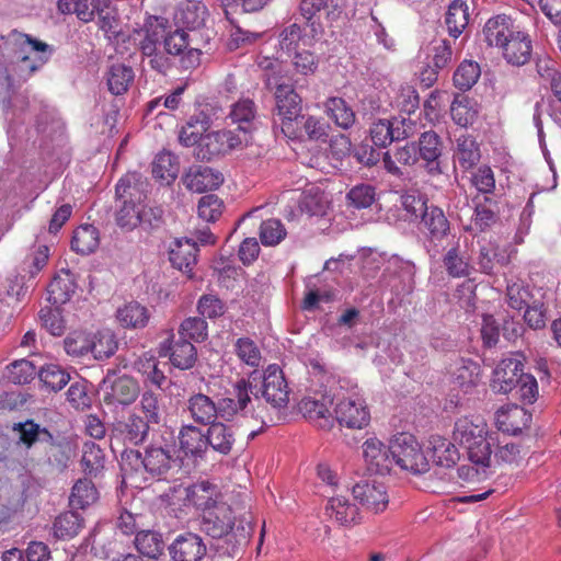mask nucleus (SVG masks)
Instances as JSON below:
<instances>
[{
	"instance_id": "obj_42",
	"label": "nucleus",
	"mask_w": 561,
	"mask_h": 561,
	"mask_svg": "<svg viewBox=\"0 0 561 561\" xmlns=\"http://www.w3.org/2000/svg\"><path fill=\"white\" fill-rule=\"evenodd\" d=\"M443 264L447 274L454 278L467 277L470 275L471 266L469 257L465 252L460 251L458 241L447 250L443 257Z\"/></svg>"
},
{
	"instance_id": "obj_12",
	"label": "nucleus",
	"mask_w": 561,
	"mask_h": 561,
	"mask_svg": "<svg viewBox=\"0 0 561 561\" xmlns=\"http://www.w3.org/2000/svg\"><path fill=\"white\" fill-rule=\"evenodd\" d=\"M334 403V396L316 394L306 397L299 402V412L305 419L321 430H331L335 424L334 411L329 405Z\"/></svg>"
},
{
	"instance_id": "obj_24",
	"label": "nucleus",
	"mask_w": 561,
	"mask_h": 561,
	"mask_svg": "<svg viewBox=\"0 0 561 561\" xmlns=\"http://www.w3.org/2000/svg\"><path fill=\"white\" fill-rule=\"evenodd\" d=\"M190 417L199 425H210L220 416L218 402L204 393L192 394L186 401Z\"/></svg>"
},
{
	"instance_id": "obj_18",
	"label": "nucleus",
	"mask_w": 561,
	"mask_h": 561,
	"mask_svg": "<svg viewBox=\"0 0 561 561\" xmlns=\"http://www.w3.org/2000/svg\"><path fill=\"white\" fill-rule=\"evenodd\" d=\"M352 493L362 506L375 514L383 512L389 503L386 486L376 481L358 482L353 486Z\"/></svg>"
},
{
	"instance_id": "obj_50",
	"label": "nucleus",
	"mask_w": 561,
	"mask_h": 561,
	"mask_svg": "<svg viewBox=\"0 0 561 561\" xmlns=\"http://www.w3.org/2000/svg\"><path fill=\"white\" fill-rule=\"evenodd\" d=\"M91 353L95 359L102 360L114 355L118 347L115 334L110 330L99 331L91 337Z\"/></svg>"
},
{
	"instance_id": "obj_28",
	"label": "nucleus",
	"mask_w": 561,
	"mask_h": 561,
	"mask_svg": "<svg viewBox=\"0 0 561 561\" xmlns=\"http://www.w3.org/2000/svg\"><path fill=\"white\" fill-rule=\"evenodd\" d=\"M76 289L73 274L69 270H61L47 286V299L53 306H61L71 299Z\"/></svg>"
},
{
	"instance_id": "obj_51",
	"label": "nucleus",
	"mask_w": 561,
	"mask_h": 561,
	"mask_svg": "<svg viewBox=\"0 0 561 561\" xmlns=\"http://www.w3.org/2000/svg\"><path fill=\"white\" fill-rule=\"evenodd\" d=\"M81 527V517L73 512H66L55 519L53 531L56 538L68 539L78 535Z\"/></svg>"
},
{
	"instance_id": "obj_23",
	"label": "nucleus",
	"mask_w": 561,
	"mask_h": 561,
	"mask_svg": "<svg viewBox=\"0 0 561 561\" xmlns=\"http://www.w3.org/2000/svg\"><path fill=\"white\" fill-rule=\"evenodd\" d=\"M518 27L514 25L511 16L497 14L490 18L482 30L483 41L490 47L501 48L505 42L515 35Z\"/></svg>"
},
{
	"instance_id": "obj_26",
	"label": "nucleus",
	"mask_w": 561,
	"mask_h": 561,
	"mask_svg": "<svg viewBox=\"0 0 561 561\" xmlns=\"http://www.w3.org/2000/svg\"><path fill=\"white\" fill-rule=\"evenodd\" d=\"M165 410L164 397L152 390H145L141 393L139 403L135 409L152 427L163 422Z\"/></svg>"
},
{
	"instance_id": "obj_32",
	"label": "nucleus",
	"mask_w": 561,
	"mask_h": 561,
	"mask_svg": "<svg viewBox=\"0 0 561 561\" xmlns=\"http://www.w3.org/2000/svg\"><path fill=\"white\" fill-rule=\"evenodd\" d=\"M530 416L526 411L518 407L512 405L507 409H500L495 414V422L500 431L518 435L522 433V427L526 425Z\"/></svg>"
},
{
	"instance_id": "obj_5",
	"label": "nucleus",
	"mask_w": 561,
	"mask_h": 561,
	"mask_svg": "<svg viewBox=\"0 0 561 561\" xmlns=\"http://www.w3.org/2000/svg\"><path fill=\"white\" fill-rule=\"evenodd\" d=\"M454 440L467 449L472 465L482 469L491 465L492 448L488 440L486 423L480 419L461 417L455 423Z\"/></svg>"
},
{
	"instance_id": "obj_30",
	"label": "nucleus",
	"mask_w": 561,
	"mask_h": 561,
	"mask_svg": "<svg viewBox=\"0 0 561 561\" xmlns=\"http://www.w3.org/2000/svg\"><path fill=\"white\" fill-rule=\"evenodd\" d=\"M415 142H407L404 146L386 151L382 156L385 169L393 175H402L400 165L411 167L419 161Z\"/></svg>"
},
{
	"instance_id": "obj_13",
	"label": "nucleus",
	"mask_w": 561,
	"mask_h": 561,
	"mask_svg": "<svg viewBox=\"0 0 561 561\" xmlns=\"http://www.w3.org/2000/svg\"><path fill=\"white\" fill-rule=\"evenodd\" d=\"M261 394L275 409L285 408L289 401V387L283 370L277 365H270L263 375Z\"/></svg>"
},
{
	"instance_id": "obj_3",
	"label": "nucleus",
	"mask_w": 561,
	"mask_h": 561,
	"mask_svg": "<svg viewBox=\"0 0 561 561\" xmlns=\"http://www.w3.org/2000/svg\"><path fill=\"white\" fill-rule=\"evenodd\" d=\"M203 511L201 530L211 538L232 537L238 545L245 543L253 527L250 520L241 518L237 523L231 507L224 502H197Z\"/></svg>"
},
{
	"instance_id": "obj_4",
	"label": "nucleus",
	"mask_w": 561,
	"mask_h": 561,
	"mask_svg": "<svg viewBox=\"0 0 561 561\" xmlns=\"http://www.w3.org/2000/svg\"><path fill=\"white\" fill-rule=\"evenodd\" d=\"M7 44L13 53L12 71L22 80L38 71L55 51L54 46L16 30L7 35Z\"/></svg>"
},
{
	"instance_id": "obj_45",
	"label": "nucleus",
	"mask_w": 561,
	"mask_h": 561,
	"mask_svg": "<svg viewBox=\"0 0 561 561\" xmlns=\"http://www.w3.org/2000/svg\"><path fill=\"white\" fill-rule=\"evenodd\" d=\"M134 70L124 64L113 65L106 77L107 87L112 94L122 95L126 93L134 81Z\"/></svg>"
},
{
	"instance_id": "obj_27",
	"label": "nucleus",
	"mask_w": 561,
	"mask_h": 561,
	"mask_svg": "<svg viewBox=\"0 0 561 561\" xmlns=\"http://www.w3.org/2000/svg\"><path fill=\"white\" fill-rule=\"evenodd\" d=\"M504 59L513 66L525 65L531 56V41L529 36L517 30L515 35L512 36L501 47Z\"/></svg>"
},
{
	"instance_id": "obj_29",
	"label": "nucleus",
	"mask_w": 561,
	"mask_h": 561,
	"mask_svg": "<svg viewBox=\"0 0 561 561\" xmlns=\"http://www.w3.org/2000/svg\"><path fill=\"white\" fill-rule=\"evenodd\" d=\"M179 443L186 457L204 458L207 451L206 433L194 425H183L181 427Z\"/></svg>"
},
{
	"instance_id": "obj_52",
	"label": "nucleus",
	"mask_w": 561,
	"mask_h": 561,
	"mask_svg": "<svg viewBox=\"0 0 561 561\" xmlns=\"http://www.w3.org/2000/svg\"><path fill=\"white\" fill-rule=\"evenodd\" d=\"M98 500V491L92 483V481L88 479H80L73 485L71 495H70V504L76 508H84Z\"/></svg>"
},
{
	"instance_id": "obj_6",
	"label": "nucleus",
	"mask_w": 561,
	"mask_h": 561,
	"mask_svg": "<svg viewBox=\"0 0 561 561\" xmlns=\"http://www.w3.org/2000/svg\"><path fill=\"white\" fill-rule=\"evenodd\" d=\"M248 144L249 137L247 131L236 133L229 129L206 130L202 136L198 147L194 150V156L201 161H211L213 159L229 154L233 150L242 149Z\"/></svg>"
},
{
	"instance_id": "obj_63",
	"label": "nucleus",
	"mask_w": 561,
	"mask_h": 561,
	"mask_svg": "<svg viewBox=\"0 0 561 561\" xmlns=\"http://www.w3.org/2000/svg\"><path fill=\"white\" fill-rule=\"evenodd\" d=\"M142 56L148 60V65L151 69L156 70L159 73L165 75L168 70L172 67V60L170 54H168L164 48L161 47H152L140 50ZM180 59L182 55H179Z\"/></svg>"
},
{
	"instance_id": "obj_2",
	"label": "nucleus",
	"mask_w": 561,
	"mask_h": 561,
	"mask_svg": "<svg viewBox=\"0 0 561 561\" xmlns=\"http://www.w3.org/2000/svg\"><path fill=\"white\" fill-rule=\"evenodd\" d=\"M175 459L168 447L150 445L144 453L126 448L121 454V469L125 477L135 481L163 480L172 469Z\"/></svg>"
},
{
	"instance_id": "obj_10",
	"label": "nucleus",
	"mask_w": 561,
	"mask_h": 561,
	"mask_svg": "<svg viewBox=\"0 0 561 561\" xmlns=\"http://www.w3.org/2000/svg\"><path fill=\"white\" fill-rule=\"evenodd\" d=\"M151 425L142 416L134 411L124 420L113 424L111 433V443L138 446L147 442Z\"/></svg>"
},
{
	"instance_id": "obj_43",
	"label": "nucleus",
	"mask_w": 561,
	"mask_h": 561,
	"mask_svg": "<svg viewBox=\"0 0 561 561\" xmlns=\"http://www.w3.org/2000/svg\"><path fill=\"white\" fill-rule=\"evenodd\" d=\"M101 0H59L58 9L64 14H76L82 22L93 20L100 12Z\"/></svg>"
},
{
	"instance_id": "obj_53",
	"label": "nucleus",
	"mask_w": 561,
	"mask_h": 561,
	"mask_svg": "<svg viewBox=\"0 0 561 561\" xmlns=\"http://www.w3.org/2000/svg\"><path fill=\"white\" fill-rule=\"evenodd\" d=\"M480 66L471 60H463L454 73L455 87L461 91L471 89L480 78Z\"/></svg>"
},
{
	"instance_id": "obj_59",
	"label": "nucleus",
	"mask_w": 561,
	"mask_h": 561,
	"mask_svg": "<svg viewBox=\"0 0 561 561\" xmlns=\"http://www.w3.org/2000/svg\"><path fill=\"white\" fill-rule=\"evenodd\" d=\"M179 334L191 342H203L208 336L207 322L199 317H190L181 323Z\"/></svg>"
},
{
	"instance_id": "obj_34",
	"label": "nucleus",
	"mask_w": 561,
	"mask_h": 561,
	"mask_svg": "<svg viewBox=\"0 0 561 561\" xmlns=\"http://www.w3.org/2000/svg\"><path fill=\"white\" fill-rule=\"evenodd\" d=\"M116 319L125 329H144L150 319L148 309L137 301H130L116 310Z\"/></svg>"
},
{
	"instance_id": "obj_55",
	"label": "nucleus",
	"mask_w": 561,
	"mask_h": 561,
	"mask_svg": "<svg viewBox=\"0 0 561 561\" xmlns=\"http://www.w3.org/2000/svg\"><path fill=\"white\" fill-rule=\"evenodd\" d=\"M141 207V204L116 202V224L126 230L135 229L139 225Z\"/></svg>"
},
{
	"instance_id": "obj_57",
	"label": "nucleus",
	"mask_w": 561,
	"mask_h": 561,
	"mask_svg": "<svg viewBox=\"0 0 561 561\" xmlns=\"http://www.w3.org/2000/svg\"><path fill=\"white\" fill-rule=\"evenodd\" d=\"M234 353L242 363L250 367L255 368L261 364V351L250 337H239L234 342Z\"/></svg>"
},
{
	"instance_id": "obj_35",
	"label": "nucleus",
	"mask_w": 561,
	"mask_h": 561,
	"mask_svg": "<svg viewBox=\"0 0 561 561\" xmlns=\"http://www.w3.org/2000/svg\"><path fill=\"white\" fill-rule=\"evenodd\" d=\"M480 149L476 139L470 135H460L456 139L454 160L463 170L472 169L480 160Z\"/></svg>"
},
{
	"instance_id": "obj_64",
	"label": "nucleus",
	"mask_w": 561,
	"mask_h": 561,
	"mask_svg": "<svg viewBox=\"0 0 561 561\" xmlns=\"http://www.w3.org/2000/svg\"><path fill=\"white\" fill-rule=\"evenodd\" d=\"M222 206V202L217 195H204L198 202V216L207 222H213L221 215Z\"/></svg>"
},
{
	"instance_id": "obj_56",
	"label": "nucleus",
	"mask_w": 561,
	"mask_h": 561,
	"mask_svg": "<svg viewBox=\"0 0 561 561\" xmlns=\"http://www.w3.org/2000/svg\"><path fill=\"white\" fill-rule=\"evenodd\" d=\"M41 381L49 389L58 391L70 380V375L56 364H48L38 370Z\"/></svg>"
},
{
	"instance_id": "obj_7",
	"label": "nucleus",
	"mask_w": 561,
	"mask_h": 561,
	"mask_svg": "<svg viewBox=\"0 0 561 561\" xmlns=\"http://www.w3.org/2000/svg\"><path fill=\"white\" fill-rule=\"evenodd\" d=\"M255 386L245 379L238 380L232 390L218 401L220 417L226 421H234L239 417H254V404L251 394L259 399L257 392H253Z\"/></svg>"
},
{
	"instance_id": "obj_22",
	"label": "nucleus",
	"mask_w": 561,
	"mask_h": 561,
	"mask_svg": "<svg viewBox=\"0 0 561 561\" xmlns=\"http://www.w3.org/2000/svg\"><path fill=\"white\" fill-rule=\"evenodd\" d=\"M149 183L140 173L129 172L116 184V202L141 204L147 198Z\"/></svg>"
},
{
	"instance_id": "obj_60",
	"label": "nucleus",
	"mask_w": 561,
	"mask_h": 561,
	"mask_svg": "<svg viewBox=\"0 0 561 561\" xmlns=\"http://www.w3.org/2000/svg\"><path fill=\"white\" fill-rule=\"evenodd\" d=\"M7 370L8 379L16 385L28 383L38 374L36 366L27 359H19L11 363Z\"/></svg>"
},
{
	"instance_id": "obj_14",
	"label": "nucleus",
	"mask_w": 561,
	"mask_h": 561,
	"mask_svg": "<svg viewBox=\"0 0 561 561\" xmlns=\"http://www.w3.org/2000/svg\"><path fill=\"white\" fill-rule=\"evenodd\" d=\"M523 373L524 364L519 354L503 358L493 370L491 389L496 393L513 392Z\"/></svg>"
},
{
	"instance_id": "obj_47",
	"label": "nucleus",
	"mask_w": 561,
	"mask_h": 561,
	"mask_svg": "<svg viewBox=\"0 0 561 561\" xmlns=\"http://www.w3.org/2000/svg\"><path fill=\"white\" fill-rule=\"evenodd\" d=\"M178 158L169 151H162L152 162V175L160 181L170 184L179 173Z\"/></svg>"
},
{
	"instance_id": "obj_15",
	"label": "nucleus",
	"mask_w": 561,
	"mask_h": 561,
	"mask_svg": "<svg viewBox=\"0 0 561 561\" xmlns=\"http://www.w3.org/2000/svg\"><path fill=\"white\" fill-rule=\"evenodd\" d=\"M274 94L276 103L274 114L280 119L283 130L289 129L294 121L304 119V116H300L301 98L291 85L277 84Z\"/></svg>"
},
{
	"instance_id": "obj_21",
	"label": "nucleus",
	"mask_w": 561,
	"mask_h": 561,
	"mask_svg": "<svg viewBox=\"0 0 561 561\" xmlns=\"http://www.w3.org/2000/svg\"><path fill=\"white\" fill-rule=\"evenodd\" d=\"M187 190L196 193L213 191L224 183L220 171L205 165H192L183 176Z\"/></svg>"
},
{
	"instance_id": "obj_54",
	"label": "nucleus",
	"mask_w": 561,
	"mask_h": 561,
	"mask_svg": "<svg viewBox=\"0 0 561 561\" xmlns=\"http://www.w3.org/2000/svg\"><path fill=\"white\" fill-rule=\"evenodd\" d=\"M480 377V366L471 359H461L454 371L455 382L466 391L476 386Z\"/></svg>"
},
{
	"instance_id": "obj_41",
	"label": "nucleus",
	"mask_w": 561,
	"mask_h": 561,
	"mask_svg": "<svg viewBox=\"0 0 561 561\" xmlns=\"http://www.w3.org/2000/svg\"><path fill=\"white\" fill-rule=\"evenodd\" d=\"M134 543L138 552L149 559H158L164 551L162 535L145 527L135 536Z\"/></svg>"
},
{
	"instance_id": "obj_19",
	"label": "nucleus",
	"mask_w": 561,
	"mask_h": 561,
	"mask_svg": "<svg viewBox=\"0 0 561 561\" xmlns=\"http://www.w3.org/2000/svg\"><path fill=\"white\" fill-rule=\"evenodd\" d=\"M168 549L173 561H201L207 550L202 537L193 533L176 536Z\"/></svg>"
},
{
	"instance_id": "obj_44",
	"label": "nucleus",
	"mask_w": 561,
	"mask_h": 561,
	"mask_svg": "<svg viewBox=\"0 0 561 561\" xmlns=\"http://www.w3.org/2000/svg\"><path fill=\"white\" fill-rule=\"evenodd\" d=\"M196 253L195 242L178 240L170 251V262L175 268L187 272L196 264Z\"/></svg>"
},
{
	"instance_id": "obj_31",
	"label": "nucleus",
	"mask_w": 561,
	"mask_h": 561,
	"mask_svg": "<svg viewBox=\"0 0 561 561\" xmlns=\"http://www.w3.org/2000/svg\"><path fill=\"white\" fill-rule=\"evenodd\" d=\"M12 432L18 435V444L31 449L34 445L51 440V433L41 426L34 420H26L24 422L13 423Z\"/></svg>"
},
{
	"instance_id": "obj_37",
	"label": "nucleus",
	"mask_w": 561,
	"mask_h": 561,
	"mask_svg": "<svg viewBox=\"0 0 561 561\" xmlns=\"http://www.w3.org/2000/svg\"><path fill=\"white\" fill-rule=\"evenodd\" d=\"M433 462L442 468H451L459 460V451L447 438L433 436L430 440Z\"/></svg>"
},
{
	"instance_id": "obj_46",
	"label": "nucleus",
	"mask_w": 561,
	"mask_h": 561,
	"mask_svg": "<svg viewBox=\"0 0 561 561\" xmlns=\"http://www.w3.org/2000/svg\"><path fill=\"white\" fill-rule=\"evenodd\" d=\"M329 117L341 128L348 129L355 123V112L342 98H330L325 103Z\"/></svg>"
},
{
	"instance_id": "obj_11",
	"label": "nucleus",
	"mask_w": 561,
	"mask_h": 561,
	"mask_svg": "<svg viewBox=\"0 0 561 561\" xmlns=\"http://www.w3.org/2000/svg\"><path fill=\"white\" fill-rule=\"evenodd\" d=\"M101 391L106 404L129 405L135 402L139 394V385L129 376L107 374L103 379Z\"/></svg>"
},
{
	"instance_id": "obj_20",
	"label": "nucleus",
	"mask_w": 561,
	"mask_h": 561,
	"mask_svg": "<svg viewBox=\"0 0 561 561\" xmlns=\"http://www.w3.org/2000/svg\"><path fill=\"white\" fill-rule=\"evenodd\" d=\"M420 230L431 242H442L450 233V221L440 207L431 204L420 218Z\"/></svg>"
},
{
	"instance_id": "obj_62",
	"label": "nucleus",
	"mask_w": 561,
	"mask_h": 561,
	"mask_svg": "<svg viewBox=\"0 0 561 561\" xmlns=\"http://www.w3.org/2000/svg\"><path fill=\"white\" fill-rule=\"evenodd\" d=\"M59 306L55 308H42L39 311V319L42 325L55 336H60L65 333L66 322L59 311Z\"/></svg>"
},
{
	"instance_id": "obj_33",
	"label": "nucleus",
	"mask_w": 561,
	"mask_h": 561,
	"mask_svg": "<svg viewBox=\"0 0 561 561\" xmlns=\"http://www.w3.org/2000/svg\"><path fill=\"white\" fill-rule=\"evenodd\" d=\"M207 448L228 455L234 444V434L232 430L221 422H214L208 425L206 431Z\"/></svg>"
},
{
	"instance_id": "obj_61",
	"label": "nucleus",
	"mask_w": 561,
	"mask_h": 561,
	"mask_svg": "<svg viewBox=\"0 0 561 561\" xmlns=\"http://www.w3.org/2000/svg\"><path fill=\"white\" fill-rule=\"evenodd\" d=\"M286 237V229L278 219H268L260 226V240L263 245L273 247Z\"/></svg>"
},
{
	"instance_id": "obj_25",
	"label": "nucleus",
	"mask_w": 561,
	"mask_h": 561,
	"mask_svg": "<svg viewBox=\"0 0 561 561\" xmlns=\"http://www.w3.org/2000/svg\"><path fill=\"white\" fill-rule=\"evenodd\" d=\"M416 149L419 158L426 162L431 174L442 173L438 158L442 156L443 147L440 137L435 131L428 130L421 134Z\"/></svg>"
},
{
	"instance_id": "obj_16",
	"label": "nucleus",
	"mask_w": 561,
	"mask_h": 561,
	"mask_svg": "<svg viewBox=\"0 0 561 561\" xmlns=\"http://www.w3.org/2000/svg\"><path fill=\"white\" fill-rule=\"evenodd\" d=\"M174 334L160 344L159 355L169 357L170 363L182 370L192 368L197 360V352L193 343L188 340L179 337L174 341Z\"/></svg>"
},
{
	"instance_id": "obj_40",
	"label": "nucleus",
	"mask_w": 561,
	"mask_h": 561,
	"mask_svg": "<svg viewBox=\"0 0 561 561\" xmlns=\"http://www.w3.org/2000/svg\"><path fill=\"white\" fill-rule=\"evenodd\" d=\"M469 7L463 0H454L446 12L445 22L450 36L457 38L468 26Z\"/></svg>"
},
{
	"instance_id": "obj_9",
	"label": "nucleus",
	"mask_w": 561,
	"mask_h": 561,
	"mask_svg": "<svg viewBox=\"0 0 561 561\" xmlns=\"http://www.w3.org/2000/svg\"><path fill=\"white\" fill-rule=\"evenodd\" d=\"M335 423L348 428H363L370 421L365 400L355 391L347 394L334 392Z\"/></svg>"
},
{
	"instance_id": "obj_8",
	"label": "nucleus",
	"mask_w": 561,
	"mask_h": 561,
	"mask_svg": "<svg viewBox=\"0 0 561 561\" xmlns=\"http://www.w3.org/2000/svg\"><path fill=\"white\" fill-rule=\"evenodd\" d=\"M391 455L393 465L414 474L428 471L430 462L415 437L401 433L391 440Z\"/></svg>"
},
{
	"instance_id": "obj_36",
	"label": "nucleus",
	"mask_w": 561,
	"mask_h": 561,
	"mask_svg": "<svg viewBox=\"0 0 561 561\" xmlns=\"http://www.w3.org/2000/svg\"><path fill=\"white\" fill-rule=\"evenodd\" d=\"M327 515L341 525L355 524L359 519V512L355 504L344 496H333L325 506Z\"/></svg>"
},
{
	"instance_id": "obj_39",
	"label": "nucleus",
	"mask_w": 561,
	"mask_h": 561,
	"mask_svg": "<svg viewBox=\"0 0 561 561\" xmlns=\"http://www.w3.org/2000/svg\"><path fill=\"white\" fill-rule=\"evenodd\" d=\"M256 116V106L250 99H241L231 106L230 117L232 123L238 124L239 127L236 133L247 131L249 141L251 140V130L253 128V121Z\"/></svg>"
},
{
	"instance_id": "obj_48",
	"label": "nucleus",
	"mask_w": 561,
	"mask_h": 561,
	"mask_svg": "<svg viewBox=\"0 0 561 561\" xmlns=\"http://www.w3.org/2000/svg\"><path fill=\"white\" fill-rule=\"evenodd\" d=\"M100 243L99 231L92 225H83L77 228L71 240V249L77 253L90 254Z\"/></svg>"
},
{
	"instance_id": "obj_17",
	"label": "nucleus",
	"mask_w": 561,
	"mask_h": 561,
	"mask_svg": "<svg viewBox=\"0 0 561 561\" xmlns=\"http://www.w3.org/2000/svg\"><path fill=\"white\" fill-rule=\"evenodd\" d=\"M363 457L367 470L376 474L389 473L393 466L391 445L386 446L376 437L368 438L363 444Z\"/></svg>"
},
{
	"instance_id": "obj_58",
	"label": "nucleus",
	"mask_w": 561,
	"mask_h": 561,
	"mask_svg": "<svg viewBox=\"0 0 561 561\" xmlns=\"http://www.w3.org/2000/svg\"><path fill=\"white\" fill-rule=\"evenodd\" d=\"M104 453L99 446L94 443L84 445L81 465L87 474L96 476L104 468Z\"/></svg>"
},
{
	"instance_id": "obj_1",
	"label": "nucleus",
	"mask_w": 561,
	"mask_h": 561,
	"mask_svg": "<svg viewBox=\"0 0 561 561\" xmlns=\"http://www.w3.org/2000/svg\"><path fill=\"white\" fill-rule=\"evenodd\" d=\"M144 38L140 41V50L163 46L170 55H182L180 65L183 69H193L199 65L201 49L191 46V34L180 27L171 31L167 18L149 16L144 25Z\"/></svg>"
},
{
	"instance_id": "obj_49",
	"label": "nucleus",
	"mask_w": 561,
	"mask_h": 561,
	"mask_svg": "<svg viewBox=\"0 0 561 561\" xmlns=\"http://www.w3.org/2000/svg\"><path fill=\"white\" fill-rule=\"evenodd\" d=\"M208 11L201 2L187 3L176 15L178 22L190 31H195L205 24Z\"/></svg>"
},
{
	"instance_id": "obj_38",
	"label": "nucleus",
	"mask_w": 561,
	"mask_h": 561,
	"mask_svg": "<svg viewBox=\"0 0 561 561\" xmlns=\"http://www.w3.org/2000/svg\"><path fill=\"white\" fill-rule=\"evenodd\" d=\"M45 453L47 463L58 472H62L67 467L70 458L72 457V446L66 439H55L51 435V440L46 442Z\"/></svg>"
}]
</instances>
